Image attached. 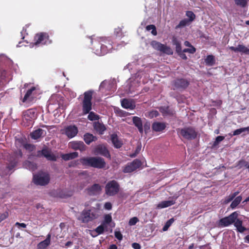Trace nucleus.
Returning <instances> with one entry per match:
<instances>
[{
  "label": "nucleus",
  "instance_id": "nucleus-9",
  "mask_svg": "<svg viewBox=\"0 0 249 249\" xmlns=\"http://www.w3.org/2000/svg\"><path fill=\"white\" fill-rule=\"evenodd\" d=\"M150 45L154 49L168 55H172L173 53V52L170 47L161 44L156 40L152 41L150 43Z\"/></svg>",
  "mask_w": 249,
  "mask_h": 249
},
{
  "label": "nucleus",
  "instance_id": "nucleus-52",
  "mask_svg": "<svg viewBox=\"0 0 249 249\" xmlns=\"http://www.w3.org/2000/svg\"><path fill=\"white\" fill-rule=\"evenodd\" d=\"M234 198L232 196V195L230 194L229 196H228L227 197H226L225 198V200H224V203L226 204H227V203H229L230 201H231V200H232Z\"/></svg>",
  "mask_w": 249,
  "mask_h": 249
},
{
  "label": "nucleus",
  "instance_id": "nucleus-19",
  "mask_svg": "<svg viewBox=\"0 0 249 249\" xmlns=\"http://www.w3.org/2000/svg\"><path fill=\"white\" fill-rule=\"evenodd\" d=\"M94 153L96 155L102 156H110L107 147L101 144L97 145L94 149Z\"/></svg>",
  "mask_w": 249,
  "mask_h": 249
},
{
  "label": "nucleus",
  "instance_id": "nucleus-31",
  "mask_svg": "<svg viewBox=\"0 0 249 249\" xmlns=\"http://www.w3.org/2000/svg\"><path fill=\"white\" fill-rule=\"evenodd\" d=\"M23 166L24 168L32 171H34L37 168L36 163L32 162L30 159L24 162Z\"/></svg>",
  "mask_w": 249,
  "mask_h": 249
},
{
  "label": "nucleus",
  "instance_id": "nucleus-6",
  "mask_svg": "<svg viewBox=\"0 0 249 249\" xmlns=\"http://www.w3.org/2000/svg\"><path fill=\"white\" fill-rule=\"evenodd\" d=\"M49 175L45 172H39L33 175V181L36 185L45 186L50 181Z\"/></svg>",
  "mask_w": 249,
  "mask_h": 249
},
{
  "label": "nucleus",
  "instance_id": "nucleus-27",
  "mask_svg": "<svg viewBox=\"0 0 249 249\" xmlns=\"http://www.w3.org/2000/svg\"><path fill=\"white\" fill-rule=\"evenodd\" d=\"M175 200L171 199L166 201H163L159 203L157 208L158 209H163L174 205L175 203Z\"/></svg>",
  "mask_w": 249,
  "mask_h": 249
},
{
  "label": "nucleus",
  "instance_id": "nucleus-30",
  "mask_svg": "<svg viewBox=\"0 0 249 249\" xmlns=\"http://www.w3.org/2000/svg\"><path fill=\"white\" fill-rule=\"evenodd\" d=\"M96 137L89 133H87L84 135V140L87 144H89L91 142L97 140Z\"/></svg>",
  "mask_w": 249,
  "mask_h": 249
},
{
  "label": "nucleus",
  "instance_id": "nucleus-56",
  "mask_svg": "<svg viewBox=\"0 0 249 249\" xmlns=\"http://www.w3.org/2000/svg\"><path fill=\"white\" fill-rule=\"evenodd\" d=\"M8 216V213H4L2 214H1L0 215V223L3 220L6 219Z\"/></svg>",
  "mask_w": 249,
  "mask_h": 249
},
{
  "label": "nucleus",
  "instance_id": "nucleus-5",
  "mask_svg": "<svg viewBox=\"0 0 249 249\" xmlns=\"http://www.w3.org/2000/svg\"><path fill=\"white\" fill-rule=\"evenodd\" d=\"M33 41L30 44L32 47L45 45L51 43L52 42L49 38L48 34L45 32H40L36 34Z\"/></svg>",
  "mask_w": 249,
  "mask_h": 249
},
{
  "label": "nucleus",
  "instance_id": "nucleus-33",
  "mask_svg": "<svg viewBox=\"0 0 249 249\" xmlns=\"http://www.w3.org/2000/svg\"><path fill=\"white\" fill-rule=\"evenodd\" d=\"M172 43L173 45L176 46V51L177 53L180 52L182 51L181 42L176 37H173Z\"/></svg>",
  "mask_w": 249,
  "mask_h": 249
},
{
  "label": "nucleus",
  "instance_id": "nucleus-44",
  "mask_svg": "<svg viewBox=\"0 0 249 249\" xmlns=\"http://www.w3.org/2000/svg\"><path fill=\"white\" fill-rule=\"evenodd\" d=\"M159 115V113L157 110H153L148 112V117L153 118L157 117Z\"/></svg>",
  "mask_w": 249,
  "mask_h": 249
},
{
  "label": "nucleus",
  "instance_id": "nucleus-26",
  "mask_svg": "<svg viewBox=\"0 0 249 249\" xmlns=\"http://www.w3.org/2000/svg\"><path fill=\"white\" fill-rule=\"evenodd\" d=\"M88 190L89 194L91 195H97L100 193L102 187L98 184H94Z\"/></svg>",
  "mask_w": 249,
  "mask_h": 249
},
{
  "label": "nucleus",
  "instance_id": "nucleus-47",
  "mask_svg": "<svg viewBox=\"0 0 249 249\" xmlns=\"http://www.w3.org/2000/svg\"><path fill=\"white\" fill-rule=\"evenodd\" d=\"M139 219L136 217L131 218L129 221V225L130 226L135 225L138 222Z\"/></svg>",
  "mask_w": 249,
  "mask_h": 249
},
{
  "label": "nucleus",
  "instance_id": "nucleus-36",
  "mask_svg": "<svg viewBox=\"0 0 249 249\" xmlns=\"http://www.w3.org/2000/svg\"><path fill=\"white\" fill-rule=\"evenodd\" d=\"M113 84L107 80L103 81L100 84L99 89L101 90H103L104 89H108L111 88Z\"/></svg>",
  "mask_w": 249,
  "mask_h": 249
},
{
  "label": "nucleus",
  "instance_id": "nucleus-57",
  "mask_svg": "<svg viewBox=\"0 0 249 249\" xmlns=\"http://www.w3.org/2000/svg\"><path fill=\"white\" fill-rule=\"evenodd\" d=\"M132 247L134 249H141V246L139 244L137 243H134L132 245Z\"/></svg>",
  "mask_w": 249,
  "mask_h": 249
},
{
  "label": "nucleus",
  "instance_id": "nucleus-32",
  "mask_svg": "<svg viewBox=\"0 0 249 249\" xmlns=\"http://www.w3.org/2000/svg\"><path fill=\"white\" fill-rule=\"evenodd\" d=\"M41 153V156H53L52 155V150L48 146L44 145L41 150L38 151Z\"/></svg>",
  "mask_w": 249,
  "mask_h": 249
},
{
  "label": "nucleus",
  "instance_id": "nucleus-38",
  "mask_svg": "<svg viewBox=\"0 0 249 249\" xmlns=\"http://www.w3.org/2000/svg\"><path fill=\"white\" fill-rule=\"evenodd\" d=\"M242 198L241 196H238L235 198L233 201L231 202V207L233 209H235L237 205L241 202L242 201Z\"/></svg>",
  "mask_w": 249,
  "mask_h": 249
},
{
  "label": "nucleus",
  "instance_id": "nucleus-2",
  "mask_svg": "<svg viewBox=\"0 0 249 249\" xmlns=\"http://www.w3.org/2000/svg\"><path fill=\"white\" fill-rule=\"evenodd\" d=\"M92 49L98 55H103L108 53L112 48V42L108 38L101 37L99 39L91 40Z\"/></svg>",
  "mask_w": 249,
  "mask_h": 249
},
{
  "label": "nucleus",
  "instance_id": "nucleus-63",
  "mask_svg": "<svg viewBox=\"0 0 249 249\" xmlns=\"http://www.w3.org/2000/svg\"><path fill=\"white\" fill-rule=\"evenodd\" d=\"M90 234L93 237H96L98 235V234L96 232V230H95L94 231H92L90 233Z\"/></svg>",
  "mask_w": 249,
  "mask_h": 249
},
{
  "label": "nucleus",
  "instance_id": "nucleus-15",
  "mask_svg": "<svg viewBox=\"0 0 249 249\" xmlns=\"http://www.w3.org/2000/svg\"><path fill=\"white\" fill-rule=\"evenodd\" d=\"M64 133L69 138L74 137L78 133V128L75 125H70L65 127Z\"/></svg>",
  "mask_w": 249,
  "mask_h": 249
},
{
  "label": "nucleus",
  "instance_id": "nucleus-54",
  "mask_svg": "<svg viewBox=\"0 0 249 249\" xmlns=\"http://www.w3.org/2000/svg\"><path fill=\"white\" fill-rule=\"evenodd\" d=\"M185 52H183V51H181L180 52L177 53L178 55L183 59L186 60L187 57L186 54L184 53Z\"/></svg>",
  "mask_w": 249,
  "mask_h": 249
},
{
  "label": "nucleus",
  "instance_id": "nucleus-51",
  "mask_svg": "<svg viewBox=\"0 0 249 249\" xmlns=\"http://www.w3.org/2000/svg\"><path fill=\"white\" fill-rule=\"evenodd\" d=\"M150 124L149 122H146L144 125L143 129L144 130L145 133H147L150 129Z\"/></svg>",
  "mask_w": 249,
  "mask_h": 249
},
{
  "label": "nucleus",
  "instance_id": "nucleus-14",
  "mask_svg": "<svg viewBox=\"0 0 249 249\" xmlns=\"http://www.w3.org/2000/svg\"><path fill=\"white\" fill-rule=\"evenodd\" d=\"M142 162L139 160H135L133 162L128 163L124 169V173H131L141 167Z\"/></svg>",
  "mask_w": 249,
  "mask_h": 249
},
{
  "label": "nucleus",
  "instance_id": "nucleus-64",
  "mask_svg": "<svg viewBox=\"0 0 249 249\" xmlns=\"http://www.w3.org/2000/svg\"><path fill=\"white\" fill-rule=\"evenodd\" d=\"M108 249H117V247L116 245L113 244L109 246Z\"/></svg>",
  "mask_w": 249,
  "mask_h": 249
},
{
  "label": "nucleus",
  "instance_id": "nucleus-62",
  "mask_svg": "<svg viewBox=\"0 0 249 249\" xmlns=\"http://www.w3.org/2000/svg\"><path fill=\"white\" fill-rule=\"evenodd\" d=\"M26 31H27L26 29L25 28H23V29L22 30V31H21L20 33L21 34L22 39H24V36L23 35H25V34H27Z\"/></svg>",
  "mask_w": 249,
  "mask_h": 249
},
{
  "label": "nucleus",
  "instance_id": "nucleus-34",
  "mask_svg": "<svg viewBox=\"0 0 249 249\" xmlns=\"http://www.w3.org/2000/svg\"><path fill=\"white\" fill-rule=\"evenodd\" d=\"M205 62L207 66H212L214 65L215 62L214 56L212 55H208L205 59Z\"/></svg>",
  "mask_w": 249,
  "mask_h": 249
},
{
  "label": "nucleus",
  "instance_id": "nucleus-42",
  "mask_svg": "<svg viewBox=\"0 0 249 249\" xmlns=\"http://www.w3.org/2000/svg\"><path fill=\"white\" fill-rule=\"evenodd\" d=\"M146 29L148 31L152 30L151 34L154 36H156L157 35L156 28L154 25L151 24V25H147L146 27Z\"/></svg>",
  "mask_w": 249,
  "mask_h": 249
},
{
  "label": "nucleus",
  "instance_id": "nucleus-61",
  "mask_svg": "<svg viewBox=\"0 0 249 249\" xmlns=\"http://www.w3.org/2000/svg\"><path fill=\"white\" fill-rule=\"evenodd\" d=\"M16 226H18L19 227H21L23 228H25L26 227V225L24 223H20L18 222H17L16 223Z\"/></svg>",
  "mask_w": 249,
  "mask_h": 249
},
{
  "label": "nucleus",
  "instance_id": "nucleus-1",
  "mask_svg": "<svg viewBox=\"0 0 249 249\" xmlns=\"http://www.w3.org/2000/svg\"><path fill=\"white\" fill-rule=\"evenodd\" d=\"M94 93L93 90H89L84 93V98L82 101V113L83 115L89 114L88 119L91 121L98 120L99 116L93 111L92 109V98Z\"/></svg>",
  "mask_w": 249,
  "mask_h": 249
},
{
  "label": "nucleus",
  "instance_id": "nucleus-53",
  "mask_svg": "<svg viewBox=\"0 0 249 249\" xmlns=\"http://www.w3.org/2000/svg\"><path fill=\"white\" fill-rule=\"evenodd\" d=\"M104 208L107 210H111L112 209V204L110 202H107L104 204Z\"/></svg>",
  "mask_w": 249,
  "mask_h": 249
},
{
  "label": "nucleus",
  "instance_id": "nucleus-37",
  "mask_svg": "<svg viewBox=\"0 0 249 249\" xmlns=\"http://www.w3.org/2000/svg\"><path fill=\"white\" fill-rule=\"evenodd\" d=\"M190 24V21L188 20L187 18H184L181 20L178 25L176 26V29H178L179 28H181L184 27L187 25H189Z\"/></svg>",
  "mask_w": 249,
  "mask_h": 249
},
{
  "label": "nucleus",
  "instance_id": "nucleus-13",
  "mask_svg": "<svg viewBox=\"0 0 249 249\" xmlns=\"http://www.w3.org/2000/svg\"><path fill=\"white\" fill-rule=\"evenodd\" d=\"M46 130L41 128H37L30 133V136L32 140L39 141L46 135Z\"/></svg>",
  "mask_w": 249,
  "mask_h": 249
},
{
  "label": "nucleus",
  "instance_id": "nucleus-35",
  "mask_svg": "<svg viewBox=\"0 0 249 249\" xmlns=\"http://www.w3.org/2000/svg\"><path fill=\"white\" fill-rule=\"evenodd\" d=\"M22 145L23 147L29 153L35 152L36 150V147L33 144L24 143Z\"/></svg>",
  "mask_w": 249,
  "mask_h": 249
},
{
  "label": "nucleus",
  "instance_id": "nucleus-23",
  "mask_svg": "<svg viewBox=\"0 0 249 249\" xmlns=\"http://www.w3.org/2000/svg\"><path fill=\"white\" fill-rule=\"evenodd\" d=\"M36 88L35 87H32L30 89H28L24 97L22 99V102L23 103H25L27 102L32 101L33 99V97H32V94L33 91L36 90Z\"/></svg>",
  "mask_w": 249,
  "mask_h": 249
},
{
  "label": "nucleus",
  "instance_id": "nucleus-58",
  "mask_svg": "<svg viewBox=\"0 0 249 249\" xmlns=\"http://www.w3.org/2000/svg\"><path fill=\"white\" fill-rule=\"evenodd\" d=\"M78 153L76 152H75L71 153L61 154L60 156H78Z\"/></svg>",
  "mask_w": 249,
  "mask_h": 249
},
{
  "label": "nucleus",
  "instance_id": "nucleus-4",
  "mask_svg": "<svg viewBox=\"0 0 249 249\" xmlns=\"http://www.w3.org/2000/svg\"><path fill=\"white\" fill-rule=\"evenodd\" d=\"M83 165L101 168L104 167L105 162L104 160L99 157H85L81 160Z\"/></svg>",
  "mask_w": 249,
  "mask_h": 249
},
{
  "label": "nucleus",
  "instance_id": "nucleus-39",
  "mask_svg": "<svg viewBox=\"0 0 249 249\" xmlns=\"http://www.w3.org/2000/svg\"><path fill=\"white\" fill-rule=\"evenodd\" d=\"M246 131H249V126L246 127H242L239 129H236L233 132V134L232 135L230 134L229 135H230L231 136H236L239 135L241 134L242 132H244Z\"/></svg>",
  "mask_w": 249,
  "mask_h": 249
},
{
  "label": "nucleus",
  "instance_id": "nucleus-20",
  "mask_svg": "<svg viewBox=\"0 0 249 249\" xmlns=\"http://www.w3.org/2000/svg\"><path fill=\"white\" fill-rule=\"evenodd\" d=\"M94 129L99 135H102L106 130V126L102 123L99 121L95 122L93 124Z\"/></svg>",
  "mask_w": 249,
  "mask_h": 249
},
{
  "label": "nucleus",
  "instance_id": "nucleus-60",
  "mask_svg": "<svg viewBox=\"0 0 249 249\" xmlns=\"http://www.w3.org/2000/svg\"><path fill=\"white\" fill-rule=\"evenodd\" d=\"M169 107H167L164 108H163L162 109V110H161V112H162L163 113H165V114H169Z\"/></svg>",
  "mask_w": 249,
  "mask_h": 249
},
{
  "label": "nucleus",
  "instance_id": "nucleus-16",
  "mask_svg": "<svg viewBox=\"0 0 249 249\" xmlns=\"http://www.w3.org/2000/svg\"><path fill=\"white\" fill-rule=\"evenodd\" d=\"M69 147L75 150H79L81 152L86 150L87 147L83 142L73 141L69 143Z\"/></svg>",
  "mask_w": 249,
  "mask_h": 249
},
{
  "label": "nucleus",
  "instance_id": "nucleus-24",
  "mask_svg": "<svg viewBox=\"0 0 249 249\" xmlns=\"http://www.w3.org/2000/svg\"><path fill=\"white\" fill-rule=\"evenodd\" d=\"M111 141L113 143L114 146L117 148H120L122 145V142L119 139L117 135L115 133H113L111 135Z\"/></svg>",
  "mask_w": 249,
  "mask_h": 249
},
{
  "label": "nucleus",
  "instance_id": "nucleus-7",
  "mask_svg": "<svg viewBox=\"0 0 249 249\" xmlns=\"http://www.w3.org/2000/svg\"><path fill=\"white\" fill-rule=\"evenodd\" d=\"M190 85V81L184 78H177L171 83L173 90L183 91L185 90Z\"/></svg>",
  "mask_w": 249,
  "mask_h": 249
},
{
  "label": "nucleus",
  "instance_id": "nucleus-12",
  "mask_svg": "<svg viewBox=\"0 0 249 249\" xmlns=\"http://www.w3.org/2000/svg\"><path fill=\"white\" fill-rule=\"evenodd\" d=\"M36 112L35 108H30L23 112V119L27 121V123L32 124L33 120L36 118Z\"/></svg>",
  "mask_w": 249,
  "mask_h": 249
},
{
  "label": "nucleus",
  "instance_id": "nucleus-45",
  "mask_svg": "<svg viewBox=\"0 0 249 249\" xmlns=\"http://www.w3.org/2000/svg\"><path fill=\"white\" fill-rule=\"evenodd\" d=\"M174 221V220L173 218H171L170 219H169V220H168L165 225L163 226V231H166L169 228V227L172 225V224L173 223V222Z\"/></svg>",
  "mask_w": 249,
  "mask_h": 249
},
{
  "label": "nucleus",
  "instance_id": "nucleus-29",
  "mask_svg": "<svg viewBox=\"0 0 249 249\" xmlns=\"http://www.w3.org/2000/svg\"><path fill=\"white\" fill-rule=\"evenodd\" d=\"M233 223L234 226L236 227V230L238 232L243 233L246 231L247 229L242 226V220H239L237 218Z\"/></svg>",
  "mask_w": 249,
  "mask_h": 249
},
{
  "label": "nucleus",
  "instance_id": "nucleus-22",
  "mask_svg": "<svg viewBox=\"0 0 249 249\" xmlns=\"http://www.w3.org/2000/svg\"><path fill=\"white\" fill-rule=\"evenodd\" d=\"M132 122L134 125L137 127L139 132L142 134L143 132V129L141 118L137 116H134L132 117Z\"/></svg>",
  "mask_w": 249,
  "mask_h": 249
},
{
  "label": "nucleus",
  "instance_id": "nucleus-55",
  "mask_svg": "<svg viewBox=\"0 0 249 249\" xmlns=\"http://www.w3.org/2000/svg\"><path fill=\"white\" fill-rule=\"evenodd\" d=\"M115 236L116 238H117L119 240H121L123 238V236L120 232L119 231H115Z\"/></svg>",
  "mask_w": 249,
  "mask_h": 249
},
{
  "label": "nucleus",
  "instance_id": "nucleus-59",
  "mask_svg": "<svg viewBox=\"0 0 249 249\" xmlns=\"http://www.w3.org/2000/svg\"><path fill=\"white\" fill-rule=\"evenodd\" d=\"M141 149V147H137L135 152L132 154L130 155L129 156H136L137 154H138Z\"/></svg>",
  "mask_w": 249,
  "mask_h": 249
},
{
  "label": "nucleus",
  "instance_id": "nucleus-28",
  "mask_svg": "<svg viewBox=\"0 0 249 249\" xmlns=\"http://www.w3.org/2000/svg\"><path fill=\"white\" fill-rule=\"evenodd\" d=\"M16 157H9V159L8 160L10 161V163L8 164L7 167H6V170H8V173H6L5 175H8L10 174L11 173H9V172L12 170L15 166H16L17 164V160L16 159Z\"/></svg>",
  "mask_w": 249,
  "mask_h": 249
},
{
  "label": "nucleus",
  "instance_id": "nucleus-17",
  "mask_svg": "<svg viewBox=\"0 0 249 249\" xmlns=\"http://www.w3.org/2000/svg\"><path fill=\"white\" fill-rule=\"evenodd\" d=\"M166 127V123L164 122H155L152 124L153 131L158 132H162Z\"/></svg>",
  "mask_w": 249,
  "mask_h": 249
},
{
  "label": "nucleus",
  "instance_id": "nucleus-50",
  "mask_svg": "<svg viewBox=\"0 0 249 249\" xmlns=\"http://www.w3.org/2000/svg\"><path fill=\"white\" fill-rule=\"evenodd\" d=\"M96 232L98 234L102 233L104 231V227L102 225H100L97 227L95 229Z\"/></svg>",
  "mask_w": 249,
  "mask_h": 249
},
{
  "label": "nucleus",
  "instance_id": "nucleus-48",
  "mask_svg": "<svg viewBox=\"0 0 249 249\" xmlns=\"http://www.w3.org/2000/svg\"><path fill=\"white\" fill-rule=\"evenodd\" d=\"M183 51V52L189 53H190L193 54L196 52V49L193 46V47H191V48L184 49Z\"/></svg>",
  "mask_w": 249,
  "mask_h": 249
},
{
  "label": "nucleus",
  "instance_id": "nucleus-49",
  "mask_svg": "<svg viewBox=\"0 0 249 249\" xmlns=\"http://www.w3.org/2000/svg\"><path fill=\"white\" fill-rule=\"evenodd\" d=\"M112 221V217L110 214H106L105 216L104 221L106 224L110 223Z\"/></svg>",
  "mask_w": 249,
  "mask_h": 249
},
{
  "label": "nucleus",
  "instance_id": "nucleus-3",
  "mask_svg": "<svg viewBox=\"0 0 249 249\" xmlns=\"http://www.w3.org/2000/svg\"><path fill=\"white\" fill-rule=\"evenodd\" d=\"M100 203H97L95 207H92L89 210H84L78 218L83 223H88L97 218L101 214Z\"/></svg>",
  "mask_w": 249,
  "mask_h": 249
},
{
  "label": "nucleus",
  "instance_id": "nucleus-25",
  "mask_svg": "<svg viewBox=\"0 0 249 249\" xmlns=\"http://www.w3.org/2000/svg\"><path fill=\"white\" fill-rule=\"evenodd\" d=\"M51 235L48 234L46 239L38 244L37 247L38 249H44L50 245L51 243Z\"/></svg>",
  "mask_w": 249,
  "mask_h": 249
},
{
  "label": "nucleus",
  "instance_id": "nucleus-11",
  "mask_svg": "<svg viewBox=\"0 0 249 249\" xmlns=\"http://www.w3.org/2000/svg\"><path fill=\"white\" fill-rule=\"evenodd\" d=\"M238 215L236 212L231 213L229 216L222 218L219 221V224L223 227H227L233 223Z\"/></svg>",
  "mask_w": 249,
  "mask_h": 249
},
{
  "label": "nucleus",
  "instance_id": "nucleus-41",
  "mask_svg": "<svg viewBox=\"0 0 249 249\" xmlns=\"http://www.w3.org/2000/svg\"><path fill=\"white\" fill-rule=\"evenodd\" d=\"M224 139H225L224 136H217L216 138L215 141L213 142L212 144V148L216 147L219 144V143L221 142H222L223 140H224Z\"/></svg>",
  "mask_w": 249,
  "mask_h": 249
},
{
  "label": "nucleus",
  "instance_id": "nucleus-8",
  "mask_svg": "<svg viewBox=\"0 0 249 249\" xmlns=\"http://www.w3.org/2000/svg\"><path fill=\"white\" fill-rule=\"evenodd\" d=\"M179 133L181 136L188 140H194L197 135V133L195 128L192 126L179 129Z\"/></svg>",
  "mask_w": 249,
  "mask_h": 249
},
{
  "label": "nucleus",
  "instance_id": "nucleus-18",
  "mask_svg": "<svg viewBox=\"0 0 249 249\" xmlns=\"http://www.w3.org/2000/svg\"><path fill=\"white\" fill-rule=\"evenodd\" d=\"M229 49L235 53L239 52L245 54L249 55V49L243 44H239L237 47L231 46L229 47Z\"/></svg>",
  "mask_w": 249,
  "mask_h": 249
},
{
  "label": "nucleus",
  "instance_id": "nucleus-21",
  "mask_svg": "<svg viewBox=\"0 0 249 249\" xmlns=\"http://www.w3.org/2000/svg\"><path fill=\"white\" fill-rule=\"evenodd\" d=\"M121 105L124 108L130 109H134L136 107L134 102L127 99H123L122 100Z\"/></svg>",
  "mask_w": 249,
  "mask_h": 249
},
{
  "label": "nucleus",
  "instance_id": "nucleus-40",
  "mask_svg": "<svg viewBox=\"0 0 249 249\" xmlns=\"http://www.w3.org/2000/svg\"><path fill=\"white\" fill-rule=\"evenodd\" d=\"M235 4L238 6L244 8L247 6L248 0H234Z\"/></svg>",
  "mask_w": 249,
  "mask_h": 249
},
{
  "label": "nucleus",
  "instance_id": "nucleus-46",
  "mask_svg": "<svg viewBox=\"0 0 249 249\" xmlns=\"http://www.w3.org/2000/svg\"><path fill=\"white\" fill-rule=\"evenodd\" d=\"M114 34L117 37H122L123 35L122 29L120 28L115 29Z\"/></svg>",
  "mask_w": 249,
  "mask_h": 249
},
{
  "label": "nucleus",
  "instance_id": "nucleus-10",
  "mask_svg": "<svg viewBox=\"0 0 249 249\" xmlns=\"http://www.w3.org/2000/svg\"><path fill=\"white\" fill-rule=\"evenodd\" d=\"M119 189V185L114 180L108 182L105 187L106 193L109 196H113L116 195L118 192Z\"/></svg>",
  "mask_w": 249,
  "mask_h": 249
},
{
  "label": "nucleus",
  "instance_id": "nucleus-43",
  "mask_svg": "<svg viewBox=\"0 0 249 249\" xmlns=\"http://www.w3.org/2000/svg\"><path fill=\"white\" fill-rule=\"evenodd\" d=\"M186 16L189 18L188 20L190 23L194 20L196 18V15L192 11H187L186 13Z\"/></svg>",
  "mask_w": 249,
  "mask_h": 249
}]
</instances>
